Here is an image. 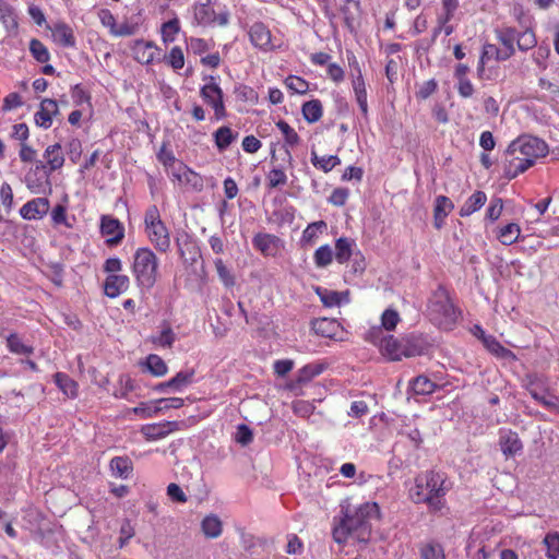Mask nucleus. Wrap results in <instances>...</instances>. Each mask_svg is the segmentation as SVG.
I'll list each match as a JSON object with an SVG mask.
<instances>
[{"instance_id": "f257e3e1", "label": "nucleus", "mask_w": 559, "mask_h": 559, "mask_svg": "<svg viewBox=\"0 0 559 559\" xmlns=\"http://www.w3.org/2000/svg\"><path fill=\"white\" fill-rule=\"evenodd\" d=\"M379 516L380 509L376 502L361 503L354 511L346 509L338 521L334 519L332 530L334 542L342 545L348 538H353L358 543L367 544L371 536V522Z\"/></svg>"}, {"instance_id": "f03ea898", "label": "nucleus", "mask_w": 559, "mask_h": 559, "mask_svg": "<svg viewBox=\"0 0 559 559\" xmlns=\"http://www.w3.org/2000/svg\"><path fill=\"white\" fill-rule=\"evenodd\" d=\"M450 487L444 474L429 471L416 476L409 489V498L414 503H426L431 511H440L444 507V496Z\"/></svg>"}, {"instance_id": "7ed1b4c3", "label": "nucleus", "mask_w": 559, "mask_h": 559, "mask_svg": "<svg viewBox=\"0 0 559 559\" xmlns=\"http://www.w3.org/2000/svg\"><path fill=\"white\" fill-rule=\"evenodd\" d=\"M136 286L141 290H150L157 281L158 259L147 247L138 248L133 254L131 266Z\"/></svg>"}, {"instance_id": "20e7f679", "label": "nucleus", "mask_w": 559, "mask_h": 559, "mask_svg": "<svg viewBox=\"0 0 559 559\" xmlns=\"http://www.w3.org/2000/svg\"><path fill=\"white\" fill-rule=\"evenodd\" d=\"M427 311L430 320L440 326H449L457 319V312L449 292L442 285H439L432 292L428 300Z\"/></svg>"}, {"instance_id": "39448f33", "label": "nucleus", "mask_w": 559, "mask_h": 559, "mask_svg": "<svg viewBox=\"0 0 559 559\" xmlns=\"http://www.w3.org/2000/svg\"><path fill=\"white\" fill-rule=\"evenodd\" d=\"M193 14L195 22L202 26H226L230 15L226 5L216 0L195 3Z\"/></svg>"}, {"instance_id": "423d86ee", "label": "nucleus", "mask_w": 559, "mask_h": 559, "mask_svg": "<svg viewBox=\"0 0 559 559\" xmlns=\"http://www.w3.org/2000/svg\"><path fill=\"white\" fill-rule=\"evenodd\" d=\"M548 153V145L545 141L533 135H522L512 141L507 150V155H520L527 159H533L534 163L537 158L546 156Z\"/></svg>"}, {"instance_id": "0eeeda50", "label": "nucleus", "mask_w": 559, "mask_h": 559, "mask_svg": "<svg viewBox=\"0 0 559 559\" xmlns=\"http://www.w3.org/2000/svg\"><path fill=\"white\" fill-rule=\"evenodd\" d=\"M209 80L210 82L201 87L200 96L214 110V120L219 121L227 116L223 91L213 76H209Z\"/></svg>"}, {"instance_id": "6e6552de", "label": "nucleus", "mask_w": 559, "mask_h": 559, "mask_svg": "<svg viewBox=\"0 0 559 559\" xmlns=\"http://www.w3.org/2000/svg\"><path fill=\"white\" fill-rule=\"evenodd\" d=\"M50 175L43 160H35V166L25 175L26 187L35 194L45 193L46 189L50 192Z\"/></svg>"}, {"instance_id": "1a4fd4ad", "label": "nucleus", "mask_w": 559, "mask_h": 559, "mask_svg": "<svg viewBox=\"0 0 559 559\" xmlns=\"http://www.w3.org/2000/svg\"><path fill=\"white\" fill-rule=\"evenodd\" d=\"M100 233L107 238L106 242L109 246H116L124 237V227L119 219L110 215H103L100 218Z\"/></svg>"}, {"instance_id": "9d476101", "label": "nucleus", "mask_w": 559, "mask_h": 559, "mask_svg": "<svg viewBox=\"0 0 559 559\" xmlns=\"http://www.w3.org/2000/svg\"><path fill=\"white\" fill-rule=\"evenodd\" d=\"M49 209L50 202L47 198H35L20 209V215L27 221L41 219L47 215Z\"/></svg>"}, {"instance_id": "9b49d317", "label": "nucleus", "mask_w": 559, "mask_h": 559, "mask_svg": "<svg viewBox=\"0 0 559 559\" xmlns=\"http://www.w3.org/2000/svg\"><path fill=\"white\" fill-rule=\"evenodd\" d=\"M145 233L157 251L165 253L170 249V235L164 223L146 227Z\"/></svg>"}, {"instance_id": "f8f14e48", "label": "nucleus", "mask_w": 559, "mask_h": 559, "mask_svg": "<svg viewBox=\"0 0 559 559\" xmlns=\"http://www.w3.org/2000/svg\"><path fill=\"white\" fill-rule=\"evenodd\" d=\"M499 445L507 457L515 456L523 450V443L518 432L511 429L499 430Z\"/></svg>"}, {"instance_id": "ddd939ff", "label": "nucleus", "mask_w": 559, "mask_h": 559, "mask_svg": "<svg viewBox=\"0 0 559 559\" xmlns=\"http://www.w3.org/2000/svg\"><path fill=\"white\" fill-rule=\"evenodd\" d=\"M249 38L254 47L263 51H271L274 49L271 31L261 22H257L250 27Z\"/></svg>"}, {"instance_id": "4468645a", "label": "nucleus", "mask_w": 559, "mask_h": 559, "mask_svg": "<svg viewBox=\"0 0 559 559\" xmlns=\"http://www.w3.org/2000/svg\"><path fill=\"white\" fill-rule=\"evenodd\" d=\"M178 429V421H160L156 424L144 425L141 428V432L146 440L155 441L167 437L169 433Z\"/></svg>"}, {"instance_id": "2eb2a0df", "label": "nucleus", "mask_w": 559, "mask_h": 559, "mask_svg": "<svg viewBox=\"0 0 559 559\" xmlns=\"http://www.w3.org/2000/svg\"><path fill=\"white\" fill-rule=\"evenodd\" d=\"M349 64L356 67L357 75L353 80V88L355 93L356 102L359 106V109L364 117L368 116V102H367V90L365 80L361 74V70L358 67V62L355 57L353 59H349Z\"/></svg>"}, {"instance_id": "dca6fc26", "label": "nucleus", "mask_w": 559, "mask_h": 559, "mask_svg": "<svg viewBox=\"0 0 559 559\" xmlns=\"http://www.w3.org/2000/svg\"><path fill=\"white\" fill-rule=\"evenodd\" d=\"M281 239L271 234H257L252 239L253 247L265 257H275L280 250Z\"/></svg>"}, {"instance_id": "f3484780", "label": "nucleus", "mask_w": 559, "mask_h": 559, "mask_svg": "<svg viewBox=\"0 0 559 559\" xmlns=\"http://www.w3.org/2000/svg\"><path fill=\"white\" fill-rule=\"evenodd\" d=\"M404 337L396 338L393 335L384 336L381 340L380 350L381 354L389 360L397 361L404 357Z\"/></svg>"}, {"instance_id": "a211bd4d", "label": "nucleus", "mask_w": 559, "mask_h": 559, "mask_svg": "<svg viewBox=\"0 0 559 559\" xmlns=\"http://www.w3.org/2000/svg\"><path fill=\"white\" fill-rule=\"evenodd\" d=\"M51 32L52 40L59 46L73 48L75 47V36L71 26L64 22H58L52 26H48Z\"/></svg>"}, {"instance_id": "6ab92c4d", "label": "nucleus", "mask_w": 559, "mask_h": 559, "mask_svg": "<svg viewBox=\"0 0 559 559\" xmlns=\"http://www.w3.org/2000/svg\"><path fill=\"white\" fill-rule=\"evenodd\" d=\"M130 278L122 274H109L104 283V293L109 298H116L128 290Z\"/></svg>"}, {"instance_id": "aec40b11", "label": "nucleus", "mask_w": 559, "mask_h": 559, "mask_svg": "<svg viewBox=\"0 0 559 559\" xmlns=\"http://www.w3.org/2000/svg\"><path fill=\"white\" fill-rule=\"evenodd\" d=\"M404 357L421 356L427 353L430 343L423 335L409 334L404 337Z\"/></svg>"}, {"instance_id": "412c9836", "label": "nucleus", "mask_w": 559, "mask_h": 559, "mask_svg": "<svg viewBox=\"0 0 559 559\" xmlns=\"http://www.w3.org/2000/svg\"><path fill=\"white\" fill-rule=\"evenodd\" d=\"M510 158L504 166V177L509 180L514 179L519 175L525 173L534 165L533 159L524 158L518 154L508 155Z\"/></svg>"}, {"instance_id": "4be33fe9", "label": "nucleus", "mask_w": 559, "mask_h": 559, "mask_svg": "<svg viewBox=\"0 0 559 559\" xmlns=\"http://www.w3.org/2000/svg\"><path fill=\"white\" fill-rule=\"evenodd\" d=\"M311 329L319 336L334 338L341 330V324L335 319L318 318L311 321Z\"/></svg>"}, {"instance_id": "5701e85b", "label": "nucleus", "mask_w": 559, "mask_h": 559, "mask_svg": "<svg viewBox=\"0 0 559 559\" xmlns=\"http://www.w3.org/2000/svg\"><path fill=\"white\" fill-rule=\"evenodd\" d=\"M316 293L325 307H335L344 302H349V293L347 290L336 292L328 288L317 287Z\"/></svg>"}, {"instance_id": "b1692460", "label": "nucleus", "mask_w": 559, "mask_h": 559, "mask_svg": "<svg viewBox=\"0 0 559 559\" xmlns=\"http://www.w3.org/2000/svg\"><path fill=\"white\" fill-rule=\"evenodd\" d=\"M44 158L46 159V163L44 164L50 173L60 169L64 164V156L61 145L56 143L47 146L44 152Z\"/></svg>"}, {"instance_id": "393cba45", "label": "nucleus", "mask_w": 559, "mask_h": 559, "mask_svg": "<svg viewBox=\"0 0 559 559\" xmlns=\"http://www.w3.org/2000/svg\"><path fill=\"white\" fill-rule=\"evenodd\" d=\"M477 329L481 332V338L483 343L486 346V348L493 354L495 356L502 358V359H515V355L510 349L502 346L496 337L491 335H485V332L480 326H477Z\"/></svg>"}, {"instance_id": "a878e982", "label": "nucleus", "mask_w": 559, "mask_h": 559, "mask_svg": "<svg viewBox=\"0 0 559 559\" xmlns=\"http://www.w3.org/2000/svg\"><path fill=\"white\" fill-rule=\"evenodd\" d=\"M171 176L179 182L191 185L197 190L202 189V178L195 171H193L183 164H179L178 170H173Z\"/></svg>"}, {"instance_id": "bb28decb", "label": "nucleus", "mask_w": 559, "mask_h": 559, "mask_svg": "<svg viewBox=\"0 0 559 559\" xmlns=\"http://www.w3.org/2000/svg\"><path fill=\"white\" fill-rule=\"evenodd\" d=\"M132 50L139 62L148 64L154 60L156 47L150 41L138 39L134 41Z\"/></svg>"}, {"instance_id": "cd10ccee", "label": "nucleus", "mask_w": 559, "mask_h": 559, "mask_svg": "<svg viewBox=\"0 0 559 559\" xmlns=\"http://www.w3.org/2000/svg\"><path fill=\"white\" fill-rule=\"evenodd\" d=\"M177 245L179 254L185 263L193 264L197 262L198 258L200 257V249L192 238L187 236V238L182 241L177 240Z\"/></svg>"}, {"instance_id": "c85d7f7f", "label": "nucleus", "mask_w": 559, "mask_h": 559, "mask_svg": "<svg viewBox=\"0 0 559 559\" xmlns=\"http://www.w3.org/2000/svg\"><path fill=\"white\" fill-rule=\"evenodd\" d=\"M487 201V195L484 191H475L461 206L460 216L466 217L480 210Z\"/></svg>"}, {"instance_id": "c756f323", "label": "nucleus", "mask_w": 559, "mask_h": 559, "mask_svg": "<svg viewBox=\"0 0 559 559\" xmlns=\"http://www.w3.org/2000/svg\"><path fill=\"white\" fill-rule=\"evenodd\" d=\"M55 383L59 390L68 397L75 399L79 394V384L64 372L55 374Z\"/></svg>"}, {"instance_id": "7c9ffc66", "label": "nucleus", "mask_w": 559, "mask_h": 559, "mask_svg": "<svg viewBox=\"0 0 559 559\" xmlns=\"http://www.w3.org/2000/svg\"><path fill=\"white\" fill-rule=\"evenodd\" d=\"M356 247L355 240L347 238V237H341L335 242V260L340 264H344L348 262L353 254V249Z\"/></svg>"}, {"instance_id": "2f4dec72", "label": "nucleus", "mask_w": 559, "mask_h": 559, "mask_svg": "<svg viewBox=\"0 0 559 559\" xmlns=\"http://www.w3.org/2000/svg\"><path fill=\"white\" fill-rule=\"evenodd\" d=\"M213 138L217 150L219 152H224L234 141H236L238 132H235L229 127L224 126L213 133Z\"/></svg>"}, {"instance_id": "473e14b6", "label": "nucleus", "mask_w": 559, "mask_h": 559, "mask_svg": "<svg viewBox=\"0 0 559 559\" xmlns=\"http://www.w3.org/2000/svg\"><path fill=\"white\" fill-rule=\"evenodd\" d=\"M183 404H185V401L181 397L158 399L155 401V406L153 408H150L148 412L145 414V416L146 417H155L159 413H163L167 409L181 408L183 406Z\"/></svg>"}, {"instance_id": "72a5a7b5", "label": "nucleus", "mask_w": 559, "mask_h": 559, "mask_svg": "<svg viewBox=\"0 0 559 559\" xmlns=\"http://www.w3.org/2000/svg\"><path fill=\"white\" fill-rule=\"evenodd\" d=\"M325 369V365L321 362H312L304 366L297 372L296 382L305 384L310 382L313 378L321 374Z\"/></svg>"}, {"instance_id": "f704fd0d", "label": "nucleus", "mask_w": 559, "mask_h": 559, "mask_svg": "<svg viewBox=\"0 0 559 559\" xmlns=\"http://www.w3.org/2000/svg\"><path fill=\"white\" fill-rule=\"evenodd\" d=\"M409 389L417 395H429L436 391L437 384L428 377L420 374L411 381Z\"/></svg>"}, {"instance_id": "c9c22d12", "label": "nucleus", "mask_w": 559, "mask_h": 559, "mask_svg": "<svg viewBox=\"0 0 559 559\" xmlns=\"http://www.w3.org/2000/svg\"><path fill=\"white\" fill-rule=\"evenodd\" d=\"M521 235V228L516 223H509L499 228L497 238L504 246H511L518 241Z\"/></svg>"}, {"instance_id": "e433bc0d", "label": "nucleus", "mask_w": 559, "mask_h": 559, "mask_svg": "<svg viewBox=\"0 0 559 559\" xmlns=\"http://www.w3.org/2000/svg\"><path fill=\"white\" fill-rule=\"evenodd\" d=\"M326 228V223L323 221H318L309 224L306 229L302 231L301 236V245L304 247L312 246L319 234L322 233Z\"/></svg>"}, {"instance_id": "4c0bfd02", "label": "nucleus", "mask_w": 559, "mask_h": 559, "mask_svg": "<svg viewBox=\"0 0 559 559\" xmlns=\"http://www.w3.org/2000/svg\"><path fill=\"white\" fill-rule=\"evenodd\" d=\"M201 528L209 538H216L222 534V521L217 515L210 514L202 520Z\"/></svg>"}, {"instance_id": "58836bf2", "label": "nucleus", "mask_w": 559, "mask_h": 559, "mask_svg": "<svg viewBox=\"0 0 559 559\" xmlns=\"http://www.w3.org/2000/svg\"><path fill=\"white\" fill-rule=\"evenodd\" d=\"M301 111L306 121H308L309 123H314L319 121L322 117V104L319 99L306 102L302 105Z\"/></svg>"}, {"instance_id": "ea45409f", "label": "nucleus", "mask_w": 559, "mask_h": 559, "mask_svg": "<svg viewBox=\"0 0 559 559\" xmlns=\"http://www.w3.org/2000/svg\"><path fill=\"white\" fill-rule=\"evenodd\" d=\"M311 163L316 168H319L324 173H329L335 166L341 164V159L336 155L318 156L317 153L312 151Z\"/></svg>"}, {"instance_id": "a19ab883", "label": "nucleus", "mask_w": 559, "mask_h": 559, "mask_svg": "<svg viewBox=\"0 0 559 559\" xmlns=\"http://www.w3.org/2000/svg\"><path fill=\"white\" fill-rule=\"evenodd\" d=\"M537 45L535 32L526 26L524 31L519 32L516 36V46L521 51H527Z\"/></svg>"}, {"instance_id": "79ce46f5", "label": "nucleus", "mask_w": 559, "mask_h": 559, "mask_svg": "<svg viewBox=\"0 0 559 559\" xmlns=\"http://www.w3.org/2000/svg\"><path fill=\"white\" fill-rule=\"evenodd\" d=\"M145 367L154 377H163L168 371L166 362L156 354L146 357Z\"/></svg>"}, {"instance_id": "37998d69", "label": "nucleus", "mask_w": 559, "mask_h": 559, "mask_svg": "<svg viewBox=\"0 0 559 559\" xmlns=\"http://www.w3.org/2000/svg\"><path fill=\"white\" fill-rule=\"evenodd\" d=\"M419 559H445L444 550L438 543H426L419 548Z\"/></svg>"}, {"instance_id": "c03bdc74", "label": "nucleus", "mask_w": 559, "mask_h": 559, "mask_svg": "<svg viewBox=\"0 0 559 559\" xmlns=\"http://www.w3.org/2000/svg\"><path fill=\"white\" fill-rule=\"evenodd\" d=\"M193 377V369L179 371L174 378L170 379L173 392H181L185 388L192 383Z\"/></svg>"}, {"instance_id": "a18cd8bd", "label": "nucleus", "mask_w": 559, "mask_h": 559, "mask_svg": "<svg viewBox=\"0 0 559 559\" xmlns=\"http://www.w3.org/2000/svg\"><path fill=\"white\" fill-rule=\"evenodd\" d=\"M7 346L11 353L17 355H31L34 352V348L29 345L24 344L20 336L15 333H11L7 337Z\"/></svg>"}, {"instance_id": "49530a36", "label": "nucleus", "mask_w": 559, "mask_h": 559, "mask_svg": "<svg viewBox=\"0 0 559 559\" xmlns=\"http://www.w3.org/2000/svg\"><path fill=\"white\" fill-rule=\"evenodd\" d=\"M334 252L329 245L319 247L313 254V261L317 267L324 269L333 261Z\"/></svg>"}, {"instance_id": "de8ad7c7", "label": "nucleus", "mask_w": 559, "mask_h": 559, "mask_svg": "<svg viewBox=\"0 0 559 559\" xmlns=\"http://www.w3.org/2000/svg\"><path fill=\"white\" fill-rule=\"evenodd\" d=\"M176 341V334L168 323H164L160 333L152 337V342L162 347H171Z\"/></svg>"}, {"instance_id": "09e8293b", "label": "nucleus", "mask_w": 559, "mask_h": 559, "mask_svg": "<svg viewBox=\"0 0 559 559\" xmlns=\"http://www.w3.org/2000/svg\"><path fill=\"white\" fill-rule=\"evenodd\" d=\"M29 51L37 62L46 63L50 59V53L47 47L39 39H31Z\"/></svg>"}, {"instance_id": "8fccbe9b", "label": "nucleus", "mask_w": 559, "mask_h": 559, "mask_svg": "<svg viewBox=\"0 0 559 559\" xmlns=\"http://www.w3.org/2000/svg\"><path fill=\"white\" fill-rule=\"evenodd\" d=\"M180 32V23L177 17L165 22L162 25V38L164 43H173L176 39V36Z\"/></svg>"}, {"instance_id": "3c124183", "label": "nucleus", "mask_w": 559, "mask_h": 559, "mask_svg": "<svg viewBox=\"0 0 559 559\" xmlns=\"http://www.w3.org/2000/svg\"><path fill=\"white\" fill-rule=\"evenodd\" d=\"M110 468L116 476L127 478L131 472L130 461L127 457L116 456L110 461Z\"/></svg>"}, {"instance_id": "603ef678", "label": "nucleus", "mask_w": 559, "mask_h": 559, "mask_svg": "<svg viewBox=\"0 0 559 559\" xmlns=\"http://www.w3.org/2000/svg\"><path fill=\"white\" fill-rule=\"evenodd\" d=\"M276 127L282 132L286 145L293 147L299 143V135L286 121L278 120Z\"/></svg>"}, {"instance_id": "864d4df0", "label": "nucleus", "mask_w": 559, "mask_h": 559, "mask_svg": "<svg viewBox=\"0 0 559 559\" xmlns=\"http://www.w3.org/2000/svg\"><path fill=\"white\" fill-rule=\"evenodd\" d=\"M214 265L218 275V278L224 284L225 287H233L235 285V277L229 271V269L225 265L224 261L221 258L214 260Z\"/></svg>"}, {"instance_id": "5fc2aeb1", "label": "nucleus", "mask_w": 559, "mask_h": 559, "mask_svg": "<svg viewBox=\"0 0 559 559\" xmlns=\"http://www.w3.org/2000/svg\"><path fill=\"white\" fill-rule=\"evenodd\" d=\"M549 559H559V533L550 532L544 538Z\"/></svg>"}, {"instance_id": "6e6d98bb", "label": "nucleus", "mask_w": 559, "mask_h": 559, "mask_svg": "<svg viewBox=\"0 0 559 559\" xmlns=\"http://www.w3.org/2000/svg\"><path fill=\"white\" fill-rule=\"evenodd\" d=\"M518 29L514 27H503L497 32L498 40L504 48L515 49L514 41H516Z\"/></svg>"}, {"instance_id": "4d7b16f0", "label": "nucleus", "mask_w": 559, "mask_h": 559, "mask_svg": "<svg viewBox=\"0 0 559 559\" xmlns=\"http://www.w3.org/2000/svg\"><path fill=\"white\" fill-rule=\"evenodd\" d=\"M0 21L7 27H16L17 21L14 9L7 2H0Z\"/></svg>"}, {"instance_id": "13d9d810", "label": "nucleus", "mask_w": 559, "mask_h": 559, "mask_svg": "<svg viewBox=\"0 0 559 559\" xmlns=\"http://www.w3.org/2000/svg\"><path fill=\"white\" fill-rule=\"evenodd\" d=\"M165 59L174 70H180L185 66L183 51L179 46L173 47Z\"/></svg>"}, {"instance_id": "bf43d9fd", "label": "nucleus", "mask_w": 559, "mask_h": 559, "mask_svg": "<svg viewBox=\"0 0 559 559\" xmlns=\"http://www.w3.org/2000/svg\"><path fill=\"white\" fill-rule=\"evenodd\" d=\"M285 85L288 90L296 94H305L309 88V84L300 76L289 75L285 80Z\"/></svg>"}, {"instance_id": "052dcab7", "label": "nucleus", "mask_w": 559, "mask_h": 559, "mask_svg": "<svg viewBox=\"0 0 559 559\" xmlns=\"http://www.w3.org/2000/svg\"><path fill=\"white\" fill-rule=\"evenodd\" d=\"M212 44L203 38L190 37L187 41V49L194 55H202L212 48Z\"/></svg>"}, {"instance_id": "680f3d73", "label": "nucleus", "mask_w": 559, "mask_h": 559, "mask_svg": "<svg viewBox=\"0 0 559 559\" xmlns=\"http://www.w3.org/2000/svg\"><path fill=\"white\" fill-rule=\"evenodd\" d=\"M536 381H537V378L534 377V378H530V381H528V384L526 386L530 395L539 404H542L544 407H546L547 409L549 408V406H552L551 405V400H552V395H550L549 397L540 394L536 388H535V384H536Z\"/></svg>"}, {"instance_id": "e2e57ef3", "label": "nucleus", "mask_w": 559, "mask_h": 559, "mask_svg": "<svg viewBox=\"0 0 559 559\" xmlns=\"http://www.w3.org/2000/svg\"><path fill=\"white\" fill-rule=\"evenodd\" d=\"M401 318L396 310L394 309H386L381 316V325L386 331H393L397 323L400 322Z\"/></svg>"}, {"instance_id": "0e129e2a", "label": "nucleus", "mask_w": 559, "mask_h": 559, "mask_svg": "<svg viewBox=\"0 0 559 559\" xmlns=\"http://www.w3.org/2000/svg\"><path fill=\"white\" fill-rule=\"evenodd\" d=\"M267 186L271 189L286 185L287 176L281 168H273L266 176Z\"/></svg>"}, {"instance_id": "69168bd1", "label": "nucleus", "mask_w": 559, "mask_h": 559, "mask_svg": "<svg viewBox=\"0 0 559 559\" xmlns=\"http://www.w3.org/2000/svg\"><path fill=\"white\" fill-rule=\"evenodd\" d=\"M51 221L53 225H63L68 228L72 227V225L68 221L67 206L63 204H58L52 209Z\"/></svg>"}, {"instance_id": "338daca9", "label": "nucleus", "mask_w": 559, "mask_h": 559, "mask_svg": "<svg viewBox=\"0 0 559 559\" xmlns=\"http://www.w3.org/2000/svg\"><path fill=\"white\" fill-rule=\"evenodd\" d=\"M120 388L114 392L117 399H127L128 394L134 390V382L129 376H120Z\"/></svg>"}, {"instance_id": "774afa93", "label": "nucleus", "mask_w": 559, "mask_h": 559, "mask_svg": "<svg viewBox=\"0 0 559 559\" xmlns=\"http://www.w3.org/2000/svg\"><path fill=\"white\" fill-rule=\"evenodd\" d=\"M550 55V49L548 46L540 45L537 50L533 53V61L536 66L542 69H547V59Z\"/></svg>"}]
</instances>
